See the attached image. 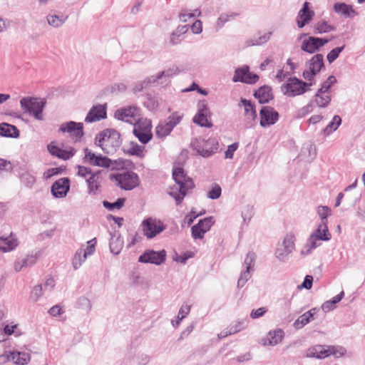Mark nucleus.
<instances>
[{
  "mask_svg": "<svg viewBox=\"0 0 365 365\" xmlns=\"http://www.w3.org/2000/svg\"><path fill=\"white\" fill-rule=\"evenodd\" d=\"M173 178L176 185L171 187L168 193L176 201V204L181 203L187 192L194 187L192 180L187 177L182 165L175 164L173 168Z\"/></svg>",
  "mask_w": 365,
  "mask_h": 365,
  "instance_id": "1",
  "label": "nucleus"
},
{
  "mask_svg": "<svg viewBox=\"0 0 365 365\" xmlns=\"http://www.w3.org/2000/svg\"><path fill=\"white\" fill-rule=\"evenodd\" d=\"M96 143L105 153H113L120 145V135L115 130L107 129L96 135Z\"/></svg>",
  "mask_w": 365,
  "mask_h": 365,
  "instance_id": "2",
  "label": "nucleus"
},
{
  "mask_svg": "<svg viewBox=\"0 0 365 365\" xmlns=\"http://www.w3.org/2000/svg\"><path fill=\"white\" fill-rule=\"evenodd\" d=\"M20 105L22 110L37 120H42V112L45 102L34 97H25L21 99Z\"/></svg>",
  "mask_w": 365,
  "mask_h": 365,
  "instance_id": "3",
  "label": "nucleus"
},
{
  "mask_svg": "<svg viewBox=\"0 0 365 365\" xmlns=\"http://www.w3.org/2000/svg\"><path fill=\"white\" fill-rule=\"evenodd\" d=\"M110 179L115 180L117 185L125 190H131L140 185L138 175L133 171H125L112 175Z\"/></svg>",
  "mask_w": 365,
  "mask_h": 365,
  "instance_id": "4",
  "label": "nucleus"
},
{
  "mask_svg": "<svg viewBox=\"0 0 365 365\" xmlns=\"http://www.w3.org/2000/svg\"><path fill=\"white\" fill-rule=\"evenodd\" d=\"M312 85V82L307 83L297 78H291L282 86V90L285 95L294 97L305 93L307 88Z\"/></svg>",
  "mask_w": 365,
  "mask_h": 365,
  "instance_id": "5",
  "label": "nucleus"
},
{
  "mask_svg": "<svg viewBox=\"0 0 365 365\" xmlns=\"http://www.w3.org/2000/svg\"><path fill=\"white\" fill-rule=\"evenodd\" d=\"M115 117L120 120L135 125L140 119V110L136 106H128L118 109Z\"/></svg>",
  "mask_w": 365,
  "mask_h": 365,
  "instance_id": "6",
  "label": "nucleus"
},
{
  "mask_svg": "<svg viewBox=\"0 0 365 365\" xmlns=\"http://www.w3.org/2000/svg\"><path fill=\"white\" fill-rule=\"evenodd\" d=\"M134 125L133 133L139 141L143 144L148 143L153 136L151 122L147 119H140Z\"/></svg>",
  "mask_w": 365,
  "mask_h": 365,
  "instance_id": "7",
  "label": "nucleus"
},
{
  "mask_svg": "<svg viewBox=\"0 0 365 365\" xmlns=\"http://www.w3.org/2000/svg\"><path fill=\"white\" fill-rule=\"evenodd\" d=\"M84 160L91 165L104 168H108L112 165L110 159L101 155H96L88 148L84 149Z\"/></svg>",
  "mask_w": 365,
  "mask_h": 365,
  "instance_id": "8",
  "label": "nucleus"
},
{
  "mask_svg": "<svg viewBox=\"0 0 365 365\" xmlns=\"http://www.w3.org/2000/svg\"><path fill=\"white\" fill-rule=\"evenodd\" d=\"M59 131L67 133L74 140H79L83 135V125L82 123H76L70 121L61 125Z\"/></svg>",
  "mask_w": 365,
  "mask_h": 365,
  "instance_id": "9",
  "label": "nucleus"
},
{
  "mask_svg": "<svg viewBox=\"0 0 365 365\" xmlns=\"http://www.w3.org/2000/svg\"><path fill=\"white\" fill-rule=\"evenodd\" d=\"M143 234L148 238H153L164 230V226L160 220L148 218L142 222Z\"/></svg>",
  "mask_w": 365,
  "mask_h": 365,
  "instance_id": "10",
  "label": "nucleus"
},
{
  "mask_svg": "<svg viewBox=\"0 0 365 365\" xmlns=\"http://www.w3.org/2000/svg\"><path fill=\"white\" fill-rule=\"evenodd\" d=\"M315 14L309 2H305L299 11L296 22L298 28L302 29L308 24L314 18Z\"/></svg>",
  "mask_w": 365,
  "mask_h": 365,
  "instance_id": "11",
  "label": "nucleus"
},
{
  "mask_svg": "<svg viewBox=\"0 0 365 365\" xmlns=\"http://www.w3.org/2000/svg\"><path fill=\"white\" fill-rule=\"evenodd\" d=\"M328 42L329 40L327 38L310 36L302 41L301 49L304 52L313 53Z\"/></svg>",
  "mask_w": 365,
  "mask_h": 365,
  "instance_id": "12",
  "label": "nucleus"
},
{
  "mask_svg": "<svg viewBox=\"0 0 365 365\" xmlns=\"http://www.w3.org/2000/svg\"><path fill=\"white\" fill-rule=\"evenodd\" d=\"M260 125L262 127L269 126L274 124L279 118L278 113L269 106L263 107L259 112Z\"/></svg>",
  "mask_w": 365,
  "mask_h": 365,
  "instance_id": "13",
  "label": "nucleus"
},
{
  "mask_svg": "<svg viewBox=\"0 0 365 365\" xmlns=\"http://www.w3.org/2000/svg\"><path fill=\"white\" fill-rule=\"evenodd\" d=\"M166 258V252L165 250L153 251L149 250L143 253L139 257V262L144 263H153L160 264L164 262Z\"/></svg>",
  "mask_w": 365,
  "mask_h": 365,
  "instance_id": "14",
  "label": "nucleus"
},
{
  "mask_svg": "<svg viewBox=\"0 0 365 365\" xmlns=\"http://www.w3.org/2000/svg\"><path fill=\"white\" fill-rule=\"evenodd\" d=\"M214 221L212 217H207L203 220H200L199 222L192 227V236L194 239H202L204 235L208 232Z\"/></svg>",
  "mask_w": 365,
  "mask_h": 365,
  "instance_id": "15",
  "label": "nucleus"
},
{
  "mask_svg": "<svg viewBox=\"0 0 365 365\" xmlns=\"http://www.w3.org/2000/svg\"><path fill=\"white\" fill-rule=\"evenodd\" d=\"M258 79L259 76L250 72L247 66L237 68L233 76V81H240L245 83H255L258 81Z\"/></svg>",
  "mask_w": 365,
  "mask_h": 365,
  "instance_id": "16",
  "label": "nucleus"
},
{
  "mask_svg": "<svg viewBox=\"0 0 365 365\" xmlns=\"http://www.w3.org/2000/svg\"><path fill=\"white\" fill-rule=\"evenodd\" d=\"M48 152L51 155L62 160H68L75 154V150L73 148L68 149H62L56 145L55 142H51L47 146Z\"/></svg>",
  "mask_w": 365,
  "mask_h": 365,
  "instance_id": "17",
  "label": "nucleus"
},
{
  "mask_svg": "<svg viewBox=\"0 0 365 365\" xmlns=\"http://www.w3.org/2000/svg\"><path fill=\"white\" fill-rule=\"evenodd\" d=\"M193 121L201 126L210 128L212 125L209 108L205 104L202 103L200 106V109L194 117Z\"/></svg>",
  "mask_w": 365,
  "mask_h": 365,
  "instance_id": "18",
  "label": "nucleus"
},
{
  "mask_svg": "<svg viewBox=\"0 0 365 365\" xmlns=\"http://www.w3.org/2000/svg\"><path fill=\"white\" fill-rule=\"evenodd\" d=\"M69 190V180L68 178H61L56 180L51 187V192L56 197L66 196Z\"/></svg>",
  "mask_w": 365,
  "mask_h": 365,
  "instance_id": "19",
  "label": "nucleus"
},
{
  "mask_svg": "<svg viewBox=\"0 0 365 365\" xmlns=\"http://www.w3.org/2000/svg\"><path fill=\"white\" fill-rule=\"evenodd\" d=\"M331 237V235L329 232L328 227L327 224L323 222L322 225H319L316 232L310 237V240L312 241V245L310 248L308 250L307 252H309L311 249L315 248V242L316 240H329Z\"/></svg>",
  "mask_w": 365,
  "mask_h": 365,
  "instance_id": "20",
  "label": "nucleus"
},
{
  "mask_svg": "<svg viewBox=\"0 0 365 365\" xmlns=\"http://www.w3.org/2000/svg\"><path fill=\"white\" fill-rule=\"evenodd\" d=\"M247 325V322L245 319L238 320L230 324L225 330L221 331L218 334L219 338H225L227 336L235 334L242 330H244Z\"/></svg>",
  "mask_w": 365,
  "mask_h": 365,
  "instance_id": "21",
  "label": "nucleus"
},
{
  "mask_svg": "<svg viewBox=\"0 0 365 365\" xmlns=\"http://www.w3.org/2000/svg\"><path fill=\"white\" fill-rule=\"evenodd\" d=\"M106 117V111L104 106L98 105L93 107L86 117V122L93 123Z\"/></svg>",
  "mask_w": 365,
  "mask_h": 365,
  "instance_id": "22",
  "label": "nucleus"
},
{
  "mask_svg": "<svg viewBox=\"0 0 365 365\" xmlns=\"http://www.w3.org/2000/svg\"><path fill=\"white\" fill-rule=\"evenodd\" d=\"M7 360L17 365H26L31 360V356L26 352L11 351L7 354Z\"/></svg>",
  "mask_w": 365,
  "mask_h": 365,
  "instance_id": "23",
  "label": "nucleus"
},
{
  "mask_svg": "<svg viewBox=\"0 0 365 365\" xmlns=\"http://www.w3.org/2000/svg\"><path fill=\"white\" fill-rule=\"evenodd\" d=\"M283 331L281 329L270 331L267 336L262 339L264 346H274L282 341Z\"/></svg>",
  "mask_w": 365,
  "mask_h": 365,
  "instance_id": "24",
  "label": "nucleus"
},
{
  "mask_svg": "<svg viewBox=\"0 0 365 365\" xmlns=\"http://www.w3.org/2000/svg\"><path fill=\"white\" fill-rule=\"evenodd\" d=\"M328 348L329 346L316 345L307 350V356L324 359L328 357Z\"/></svg>",
  "mask_w": 365,
  "mask_h": 365,
  "instance_id": "25",
  "label": "nucleus"
},
{
  "mask_svg": "<svg viewBox=\"0 0 365 365\" xmlns=\"http://www.w3.org/2000/svg\"><path fill=\"white\" fill-rule=\"evenodd\" d=\"M218 148V143L215 139H209L206 142L202 148L198 150V152L203 157H209L213 154Z\"/></svg>",
  "mask_w": 365,
  "mask_h": 365,
  "instance_id": "26",
  "label": "nucleus"
},
{
  "mask_svg": "<svg viewBox=\"0 0 365 365\" xmlns=\"http://www.w3.org/2000/svg\"><path fill=\"white\" fill-rule=\"evenodd\" d=\"M255 96L260 103H266L272 98V89L269 86H262L255 91Z\"/></svg>",
  "mask_w": 365,
  "mask_h": 365,
  "instance_id": "27",
  "label": "nucleus"
},
{
  "mask_svg": "<svg viewBox=\"0 0 365 365\" xmlns=\"http://www.w3.org/2000/svg\"><path fill=\"white\" fill-rule=\"evenodd\" d=\"M334 10L336 13L341 14L346 17H354L356 14L352 6L344 3H336L334 5Z\"/></svg>",
  "mask_w": 365,
  "mask_h": 365,
  "instance_id": "28",
  "label": "nucleus"
},
{
  "mask_svg": "<svg viewBox=\"0 0 365 365\" xmlns=\"http://www.w3.org/2000/svg\"><path fill=\"white\" fill-rule=\"evenodd\" d=\"M0 135L5 137L16 138L19 135V131L16 126L3 123L0 124Z\"/></svg>",
  "mask_w": 365,
  "mask_h": 365,
  "instance_id": "29",
  "label": "nucleus"
},
{
  "mask_svg": "<svg viewBox=\"0 0 365 365\" xmlns=\"http://www.w3.org/2000/svg\"><path fill=\"white\" fill-rule=\"evenodd\" d=\"M36 262V257L33 255H27L22 259H18L14 264V268L16 272L21 271L24 267L31 266Z\"/></svg>",
  "mask_w": 365,
  "mask_h": 365,
  "instance_id": "30",
  "label": "nucleus"
},
{
  "mask_svg": "<svg viewBox=\"0 0 365 365\" xmlns=\"http://www.w3.org/2000/svg\"><path fill=\"white\" fill-rule=\"evenodd\" d=\"M331 101V96L329 92H325L319 90L315 95V102L319 107H326Z\"/></svg>",
  "mask_w": 365,
  "mask_h": 365,
  "instance_id": "31",
  "label": "nucleus"
},
{
  "mask_svg": "<svg viewBox=\"0 0 365 365\" xmlns=\"http://www.w3.org/2000/svg\"><path fill=\"white\" fill-rule=\"evenodd\" d=\"M315 313V309H310L307 312L302 314L298 319L294 322V325L297 329H301L304 325L308 324L310 321V319L313 317L314 314Z\"/></svg>",
  "mask_w": 365,
  "mask_h": 365,
  "instance_id": "32",
  "label": "nucleus"
},
{
  "mask_svg": "<svg viewBox=\"0 0 365 365\" xmlns=\"http://www.w3.org/2000/svg\"><path fill=\"white\" fill-rule=\"evenodd\" d=\"M99 173V172L95 173L86 180L90 192H96L100 187L101 178Z\"/></svg>",
  "mask_w": 365,
  "mask_h": 365,
  "instance_id": "33",
  "label": "nucleus"
},
{
  "mask_svg": "<svg viewBox=\"0 0 365 365\" xmlns=\"http://www.w3.org/2000/svg\"><path fill=\"white\" fill-rule=\"evenodd\" d=\"M314 34H324L329 33L335 29L334 26L328 24L324 20H321L314 24Z\"/></svg>",
  "mask_w": 365,
  "mask_h": 365,
  "instance_id": "34",
  "label": "nucleus"
},
{
  "mask_svg": "<svg viewBox=\"0 0 365 365\" xmlns=\"http://www.w3.org/2000/svg\"><path fill=\"white\" fill-rule=\"evenodd\" d=\"M323 55L316 54L310 60L309 68L318 73L324 66Z\"/></svg>",
  "mask_w": 365,
  "mask_h": 365,
  "instance_id": "35",
  "label": "nucleus"
},
{
  "mask_svg": "<svg viewBox=\"0 0 365 365\" xmlns=\"http://www.w3.org/2000/svg\"><path fill=\"white\" fill-rule=\"evenodd\" d=\"M241 103L244 106L245 115L250 120H253L257 118V113L254 106L250 101L247 100H242Z\"/></svg>",
  "mask_w": 365,
  "mask_h": 365,
  "instance_id": "36",
  "label": "nucleus"
},
{
  "mask_svg": "<svg viewBox=\"0 0 365 365\" xmlns=\"http://www.w3.org/2000/svg\"><path fill=\"white\" fill-rule=\"evenodd\" d=\"M87 257V252L84 249H79L73 259V266L75 269L80 267Z\"/></svg>",
  "mask_w": 365,
  "mask_h": 365,
  "instance_id": "37",
  "label": "nucleus"
},
{
  "mask_svg": "<svg viewBox=\"0 0 365 365\" xmlns=\"http://www.w3.org/2000/svg\"><path fill=\"white\" fill-rule=\"evenodd\" d=\"M173 127L168 122H161L156 127V134L159 137H165L170 134Z\"/></svg>",
  "mask_w": 365,
  "mask_h": 365,
  "instance_id": "38",
  "label": "nucleus"
},
{
  "mask_svg": "<svg viewBox=\"0 0 365 365\" xmlns=\"http://www.w3.org/2000/svg\"><path fill=\"white\" fill-rule=\"evenodd\" d=\"M341 123V118L339 115H335L331 121L324 129V133L326 135H329L335 131Z\"/></svg>",
  "mask_w": 365,
  "mask_h": 365,
  "instance_id": "39",
  "label": "nucleus"
},
{
  "mask_svg": "<svg viewBox=\"0 0 365 365\" xmlns=\"http://www.w3.org/2000/svg\"><path fill=\"white\" fill-rule=\"evenodd\" d=\"M253 261V255H248L245 259V263L247 264V270L244 272V275H246V279L243 278V276H241L237 282V287H242L245 285L246 282L247 281L249 277H250V264Z\"/></svg>",
  "mask_w": 365,
  "mask_h": 365,
  "instance_id": "40",
  "label": "nucleus"
},
{
  "mask_svg": "<svg viewBox=\"0 0 365 365\" xmlns=\"http://www.w3.org/2000/svg\"><path fill=\"white\" fill-rule=\"evenodd\" d=\"M295 237L293 234H287L283 241V246L285 252L289 254L291 253L295 247L294 245Z\"/></svg>",
  "mask_w": 365,
  "mask_h": 365,
  "instance_id": "41",
  "label": "nucleus"
},
{
  "mask_svg": "<svg viewBox=\"0 0 365 365\" xmlns=\"http://www.w3.org/2000/svg\"><path fill=\"white\" fill-rule=\"evenodd\" d=\"M188 30L187 26L178 27L176 32L173 33L171 36L170 41L173 44H178L182 40V35L185 34Z\"/></svg>",
  "mask_w": 365,
  "mask_h": 365,
  "instance_id": "42",
  "label": "nucleus"
},
{
  "mask_svg": "<svg viewBox=\"0 0 365 365\" xmlns=\"http://www.w3.org/2000/svg\"><path fill=\"white\" fill-rule=\"evenodd\" d=\"M66 19L67 17L63 16H59L57 15H49L47 16L48 24L53 27H58L61 26L65 22Z\"/></svg>",
  "mask_w": 365,
  "mask_h": 365,
  "instance_id": "43",
  "label": "nucleus"
},
{
  "mask_svg": "<svg viewBox=\"0 0 365 365\" xmlns=\"http://www.w3.org/2000/svg\"><path fill=\"white\" fill-rule=\"evenodd\" d=\"M143 147L138 145L137 143H131L130 147L126 150V153L143 158Z\"/></svg>",
  "mask_w": 365,
  "mask_h": 365,
  "instance_id": "44",
  "label": "nucleus"
},
{
  "mask_svg": "<svg viewBox=\"0 0 365 365\" xmlns=\"http://www.w3.org/2000/svg\"><path fill=\"white\" fill-rule=\"evenodd\" d=\"M125 202V198H118L117 200V201L115 202H109L107 201H104L103 205L105 207L108 208V210H114V209L119 210L123 206Z\"/></svg>",
  "mask_w": 365,
  "mask_h": 365,
  "instance_id": "45",
  "label": "nucleus"
},
{
  "mask_svg": "<svg viewBox=\"0 0 365 365\" xmlns=\"http://www.w3.org/2000/svg\"><path fill=\"white\" fill-rule=\"evenodd\" d=\"M345 46L333 48L327 56V61L331 63L334 61L339 56V53L344 50Z\"/></svg>",
  "mask_w": 365,
  "mask_h": 365,
  "instance_id": "46",
  "label": "nucleus"
},
{
  "mask_svg": "<svg viewBox=\"0 0 365 365\" xmlns=\"http://www.w3.org/2000/svg\"><path fill=\"white\" fill-rule=\"evenodd\" d=\"M328 351V356L333 355L337 358L344 356L346 352L344 348L334 346H329Z\"/></svg>",
  "mask_w": 365,
  "mask_h": 365,
  "instance_id": "47",
  "label": "nucleus"
},
{
  "mask_svg": "<svg viewBox=\"0 0 365 365\" xmlns=\"http://www.w3.org/2000/svg\"><path fill=\"white\" fill-rule=\"evenodd\" d=\"M237 16L236 14L231 13V14H222L217 20V26L221 27L224 25L225 23L227 21H229L230 20H232L235 19V17Z\"/></svg>",
  "mask_w": 365,
  "mask_h": 365,
  "instance_id": "48",
  "label": "nucleus"
},
{
  "mask_svg": "<svg viewBox=\"0 0 365 365\" xmlns=\"http://www.w3.org/2000/svg\"><path fill=\"white\" fill-rule=\"evenodd\" d=\"M183 114L180 112H175L172 113L168 118V123L172 125L173 127L175 126L182 120Z\"/></svg>",
  "mask_w": 365,
  "mask_h": 365,
  "instance_id": "49",
  "label": "nucleus"
},
{
  "mask_svg": "<svg viewBox=\"0 0 365 365\" xmlns=\"http://www.w3.org/2000/svg\"><path fill=\"white\" fill-rule=\"evenodd\" d=\"M221 187L218 185H214L207 193V197L210 199H217L221 195Z\"/></svg>",
  "mask_w": 365,
  "mask_h": 365,
  "instance_id": "50",
  "label": "nucleus"
},
{
  "mask_svg": "<svg viewBox=\"0 0 365 365\" xmlns=\"http://www.w3.org/2000/svg\"><path fill=\"white\" fill-rule=\"evenodd\" d=\"M336 81V79L334 76H329L326 81H324L321 88L319 89L322 91L329 92V88L332 85H334Z\"/></svg>",
  "mask_w": 365,
  "mask_h": 365,
  "instance_id": "51",
  "label": "nucleus"
},
{
  "mask_svg": "<svg viewBox=\"0 0 365 365\" xmlns=\"http://www.w3.org/2000/svg\"><path fill=\"white\" fill-rule=\"evenodd\" d=\"M93 174V173H92V170L91 168L85 167V166H80V165L78 166V175L87 180Z\"/></svg>",
  "mask_w": 365,
  "mask_h": 365,
  "instance_id": "52",
  "label": "nucleus"
},
{
  "mask_svg": "<svg viewBox=\"0 0 365 365\" xmlns=\"http://www.w3.org/2000/svg\"><path fill=\"white\" fill-rule=\"evenodd\" d=\"M18 245L17 240L11 239L7 241L6 247H0V252H6L14 250Z\"/></svg>",
  "mask_w": 365,
  "mask_h": 365,
  "instance_id": "53",
  "label": "nucleus"
},
{
  "mask_svg": "<svg viewBox=\"0 0 365 365\" xmlns=\"http://www.w3.org/2000/svg\"><path fill=\"white\" fill-rule=\"evenodd\" d=\"M239 147V143H234L232 145H230L227 149V150L225 151V158H233V155H234V153L237 150Z\"/></svg>",
  "mask_w": 365,
  "mask_h": 365,
  "instance_id": "54",
  "label": "nucleus"
},
{
  "mask_svg": "<svg viewBox=\"0 0 365 365\" xmlns=\"http://www.w3.org/2000/svg\"><path fill=\"white\" fill-rule=\"evenodd\" d=\"M267 312V307H260L257 309L252 310L250 313L252 319H257L262 317Z\"/></svg>",
  "mask_w": 365,
  "mask_h": 365,
  "instance_id": "55",
  "label": "nucleus"
},
{
  "mask_svg": "<svg viewBox=\"0 0 365 365\" xmlns=\"http://www.w3.org/2000/svg\"><path fill=\"white\" fill-rule=\"evenodd\" d=\"M344 296V292L342 291L339 294L334 297L331 301L327 302L324 304V307H329V305L335 304L339 302L342 299Z\"/></svg>",
  "mask_w": 365,
  "mask_h": 365,
  "instance_id": "56",
  "label": "nucleus"
},
{
  "mask_svg": "<svg viewBox=\"0 0 365 365\" xmlns=\"http://www.w3.org/2000/svg\"><path fill=\"white\" fill-rule=\"evenodd\" d=\"M200 11L198 10H195V12H193V13H191V12L182 13L180 15V19L181 21L186 22L187 20V18H192V17H195V16H200Z\"/></svg>",
  "mask_w": 365,
  "mask_h": 365,
  "instance_id": "57",
  "label": "nucleus"
},
{
  "mask_svg": "<svg viewBox=\"0 0 365 365\" xmlns=\"http://www.w3.org/2000/svg\"><path fill=\"white\" fill-rule=\"evenodd\" d=\"M190 307L188 305H183L180 309V311L178 312V318L179 320H182L183 318H185L190 312Z\"/></svg>",
  "mask_w": 365,
  "mask_h": 365,
  "instance_id": "58",
  "label": "nucleus"
},
{
  "mask_svg": "<svg viewBox=\"0 0 365 365\" xmlns=\"http://www.w3.org/2000/svg\"><path fill=\"white\" fill-rule=\"evenodd\" d=\"M317 211H318V214L321 217L322 221H324V220H326L330 210H329V208L327 206H319L318 207Z\"/></svg>",
  "mask_w": 365,
  "mask_h": 365,
  "instance_id": "59",
  "label": "nucleus"
},
{
  "mask_svg": "<svg viewBox=\"0 0 365 365\" xmlns=\"http://www.w3.org/2000/svg\"><path fill=\"white\" fill-rule=\"evenodd\" d=\"M61 171V169L59 168H53L48 169L46 172L44 173L43 175L46 179H48L53 175H58Z\"/></svg>",
  "mask_w": 365,
  "mask_h": 365,
  "instance_id": "60",
  "label": "nucleus"
},
{
  "mask_svg": "<svg viewBox=\"0 0 365 365\" xmlns=\"http://www.w3.org/2000/svg\"><path fill=\"white\" fill-rule=\"evenodd\" d=\"M193 256L194 253L192 252H187L181 255L177 256L176 261L180 262V263H185L187 259L191 258Z\"/></svg>",
  "mask_w": 365,
  "mask_h": 365,
  "instance_id": "61",
  "label": "nucleus"
},
{
  "mask_svg": "<svg viewBox=\"0 0 365 365\" xmlns=\"http://www.w3.org/2000/svg\"><path fill=\"white\" fill-rule=\"evenodd\" d=\"M192 31L194 34H200L202 31V23L201 21H196L191 26Z\"/></svg>",
  "mask_w": 365,
  "mask_h": 365,
  "instance_id": "62",
  "label": "nucleus"
},
{
  "mask_svg": "<svg viewBox=\"0 0 365 365\" xmlns=\"http://www.w3.org/2000/svg\"><path fill=\"white\" fill-rule=\"evenodd\" d=\"M96 244V239H93L90 241L88 242V246H87V248L86 250V252H87V255H93V252H95V245Z\"/></svg>",
  "mask_w": 365,
  "mask_h": 365,
  "instance_id": "63",
  "label": "nucleus"
},
{
  "mask_svg": "<svg viewBox=\"0 0 365 365\" xmlns=\"http://www.w3.org/2000/svg\"><path fill=\"white\" fill-rule=\"evenodd\" d=\"M62 312V308L58 305H55L52 307L48 311V313L53 317L58 316L61 314Z\"/></svg>",
  "mask_w": 365,
  "mask_h": 365,
  "instance_id": "64",
  "label": "nucleus"
}]
</instances>
